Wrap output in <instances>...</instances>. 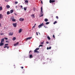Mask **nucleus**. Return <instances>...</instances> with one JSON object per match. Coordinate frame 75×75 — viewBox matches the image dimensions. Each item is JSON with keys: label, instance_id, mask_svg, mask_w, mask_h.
Instances as JSON below:
<instances>
[{"label": "nucleus", "instance_id": "nucleus-41", "mask_svg": "<svg viewBox=\"0 0 75 75\" xmlns=\"http://www.w3.org/2000/svg\"><path fill=\"white\" fill-rule=\"evenodd\" d=\"M51 48V47H49V49L50 50V49Z\"/></svg>", "mask_w": 75, "mask_h": 75}, {"label": "nucleus", "instance_id": "nucleus-27", "mask_svg": "<svg viewBox=\"0 0 75 75\" xmlns=\"http://www.w3.org/2000/svg\"><path fill=\"white\" fill-rule=\"evenodd\" d=\"M21 8H22V9H24V8H23V6H21Z\"/></svg>", "mask_w": 75, "mask_h": 75}, {"label": "nucleus", "instance_id": "nucleus-7", "mask_svg": "<svg viewBox=\"0 0 75 75\" xmlns=\"http://www.w3.org/2000/svg\"><path fill=\"white\" fill-rule=\"evenodd\" d=\"M4 45V43L1 42L0 43V46H2Z\"/></svg>", "mask_w": 75, "mask_h": 75}, {"label": "nucleus", "instance_id": "nucleus-37", "mask_svg": "<svg viewBox=\"0 0 75 75\" xmlns=\"http://www.w3.org/2000/svg\"><path fill=\"white\" fill-rule=\"evenodd\" d=\"M56 18H57V19H58L59 18H58V16H56Z\"/></svg>", "mask_w": 75, "mask_h": 75}, {"label": "nucleus", "instance_id": "nucleus-53", "mask_svg": "<svg viewBox=\"0 0 75 75\" xmlns=\"http://www.w3.org/2000/svg\"><path fill=\"white\" fill-rule=\"evenodd\" d=\"M35 25H36V23H35Z\"/></svg>", "mask_w": 75, "mask_h": 75}, {"label": "nucleus", "instance_id": "nucleus-17", "mask_svg": "<svg viewBox=\"0 0 75 75\" xmlns=\"http://www.w3.org/2000/svg\"><path fill=\"white\" fill-rule=\"evenodd\" d=\"M29 57L30 58H33V55H32V54L30 55Z\"/></svg>", "mask_w": 75, "mask_h": 75}, {"label": "nucleus", "instance_id": "nucleus-19", "mask_svg": "<svg viewBox=\"0 0 75 75\" xmlns=\"http://www.w3.org/2000/svg\"><path fill=\"white\" fill-rule=\"evenodd\" d=\"M47 38L49 40H50L51 39V38H50V37L49 36H47Z\"/></svg>", "mask_w": 75, "mask_h": 75}, {"label": "nucleus", "instance_id": "nucleus-2", "mask_svg": "<svg viewBox=\"0 0 75 75\" xmlns=\"http://www.w3.org/2000/svg\"><path fill=\"white\" fill-rule=\"evenodd\" d=\"M44 24L43 23H41V24L39 25L38 27L39 28H41V27H42V26H44Z\"/></svg>", "mask_w": 75, "mask_h": 75}, {"label": "nucleus", "instance_id": "nucleus-40", "mask_svg": "<svg viewBox=\"0 0 75 75\" xmlns=\"http://www.w3.org/2000/svg\"><path fill=\"white\" fill-rule=\"evenodd\" d=\"M7 47V46H5L4 47V48H6V47Z\"/></svg>", "mask_w": 75, "mask_h": 75}, {"label": "nucleus", "instance_id": "nucleus-46", "mask_svg": "<svg viewBox=\"0 0 75 75\" xmlns=\"http://www.w3.org/2000/svg\"><path fill=\"white\" fill-rule=\"evenodd\" d=\"M41 10H42V7H41Z\"/></svg>", "mask_w": 75, "mask_h": 75}, {"label": "nucleus", "instance_id": "nucleus-4", "mask_svg": "<svg viewBox=\"0 0 75 75\" xmlns=\"http://www.w3.org/2000/svg\"><path fill=\"white\" fill-rule=\"evenodd\" d=\"M13 25L14 27H17V23H14L13 24Z\"/></svg>", "mask_w": 75, "mask_h": 75}, {"label": "nucleus", "instance_id": "nucleus-1", "mask_svg": "<svg viewBox=\"0 0 75 75\" xmlns=\"http://www.w3.org/2000/svg\"><path fill=\"white\" fill-rule=\"evenodd\" d=\"M10 20L14 22V21H16V20L14 19V16H12L10 18Z\"/></svg>", "mask_w": 75, "mask_h": 75}, {"label": "nucleus", "instance_id": "nucleus-55", "mask_svg": "<svg viewBox=\"0 0 75 75\" xmlns=\"http://www.w3.org/2000/svg\"><path fill=\"white\" fill-rule=\"evenodd\" d=\"M26 10H25V11Z\"/></svg>", "mask_w": 75, "mask_h": 75}, {"label": "nucleus", "instance_id": "nucleus-14", "mask_svg": "<svg viewBox=\"0 0 75 75\" xmlns=\"http://www.w3.org/2000/svg\"><path fill=\"white\" fill-rule=\"evenodd\" d=\"M16 37H13V41H14L16 40Z\"/></svg>", "mask_w": 75, "mask_h": 75}, {"label": "nucleus", "instance_id": "nucleus-44", "mask_svg": "<svg viewBox=\"0 0 75 75\" xmlns=\"http://www.w3.org/2000/svg\"><path fill=\"white\" fill-rule=\"evenodd\" d=\"M6 42H9L6 40Z\"/></svg>", "mask_w": 75, "mask_h": 75}, {"label": "nucleus", "instance_id": "nucleus-8", "mask_svg": "<svg viewBox=\"0 0 75 75\" xmlns=\"http://www.w3.org/2000/svg\"><path fill=\"white\" fill-rule=\"evenodd\" d=\"M4 42V39H1V42Z\"/></svg>", "mask_w": 75, "mask_h": 75}, {"label": "nucleus", "instance_id": "nucleus-56", "mask_svg": "<svg viewBox=\"0 0 75 75\" xmlns=\"http://www.w3.org/2000/svg\"><path fill=\"white\" fill-rule=\"evenodd\" d=\"M40 0V1H41V0Z\"/></svg>", "mask_w": 75, "mask_h": 75}, {"label": "nucleus", "instance_id": "nucleus-25", "mask_svg": "<svg viewBox=\"0 0 75 75\" xmlns=\"http://www.w3.org/2000/svg\"><path fill=\"white\" fill-rule=\"evenodd\" d=\"M42 16H43V14H41V16H40V17H42Z\"/></svg>", "mask_w": 75, "mask_h": 75}, {"label": "nucleus", "instance_id": "nucleus-39", "mask_svg": "<svg viewBox=\"0 0 75 75\" xmlns=\"http://www.w3.org/2000/svg\"><path fill=\"white\" fill-rule=\"evenodd\" d=\"M41 3L42 4H43V3H42V1H41Z\"/></svg>", "mask_w": 75, "mask_h": 75}, {"label": "nucleus", "instance_id": "nucleus-11", "mask_svg": "<svg viewBox=\"0 0 75 75\" xmlns=\"http://www.w3.org/2000/svg\"><path fill=\"white\" fill-rule=\"evenodd\" d=\"M46 22H47L48 21V19L47 18H45L44 20Z\"/></svg>", "mask_w": 75, "mask_h": 75}, {"label": "nucleus", "instance_id": "nucleus-26", "mask_svg": "<svg viewBox=\"0 0 75 75\" xmlns=\"http://www.w3.org/2000/svg\"><path fill=\"white\" fill-rule=\"evenodd\" d=\"M25 3H28V0H25Z\"/></svg>", "mask_w": 75, "mask_h": 75}, {"label": "nucleus", "instance_id": "nucleus-12", "mask_svg": "<svg viewBox=\"0 0 75 75\" xmlns=\"http://www.w3.org/2000/svg\"><path fill=\"white\" fill-rule=\"evenodd\" d=\"M18 43H19L18 42L16 43L14 45V46H16V45H18Z\"/></svg>", "mask_w": 75, "mask_h": 75}, {"label": "nucleus", "instance_id": "nucleus-36", "mask_svg": "<svg viewBox=\"0 0 75 75\" xmlns=\"http://www.w3.org/2000/svg\"><path fill=\"white\" fill-rule=\"evenodd\" d=\"M15 4H18V2L17 1H15Z\"/></svg>", "mask_w": 75, "mask_h": 75}, {"label": "nucleus", "instance_id": "nucleus-9", "mask_svg": "<svg viewBox=\"0 0 75 75\" xmlns=\"http://www.w3.org/2000/svg\"><path fill=\"white\" fill-rule=\"evenodd\" d=\"M32 38V37L28 38H27L26 40V41H27V40H30V39H31Z\"/></svg>", "mask_w": 75, "mask_h": 75}, {"label": "nucleus", "instance_id": "nucleus-18", "mask_svg": "<svg viewBox=\"0 0 75 75\" xmlns=\"http://www.w3.org/2000/svg\"><path fill=\"white\" fill-rule=\"evenodd\" d=\"M6 7H7V8H10V6H9V5H7L6 6Z\"/></svg>", "mask_w": 75, "mask_h": 75}, {"label": "nucleus", "instance_id": "nucleus-20", "mask_svg": "<svg viewBox=\"0 0 75 75\" xmlns=\"http://www.w3.org/2000/svg\"><path fill=\"white\" fill-rule=\"evenodd\" d=\"M42 14H43V11H42V10H41V13L40 14L41 15Z\"/></svg>", "mask_w": 75, "mask_h": 75}, {"label": "nucleus", "instance_id": "nucleus-32", "mask_svg": "<svg viewBox=\"0 0 75 75\" xmlns=\"http://www.w3.org/2000/svg\"><path fill=\"white\" fill-rule=\"evenodd\" d=\"M27 7H24L23 8L24 10H27Z\"/></svg>", "mask_w": 75, "mask_h": 75}, {"label": "nucleus", "instance_id": "nucleus-33", "mask_svg": "<svg viewBox=\"0 0 75 75\" xmlns=\"http://www.w3.org/2000/svg\"><path fill=\"white\" fill-rule=\"evenodd\" d=\"M40 49V48H36V49H35V50H39V49Z\"/></svg>", "mask_w": 75, "mask_h": 75}, {"label": "nucleus", "instance_id": "nucleus-13", "mask_svg": "<svg viewBox=\"0 0 75 75\" xmlns=\"http://www.w3.org/2000/svg\"><path fill=\"white\" fill-rule=\"evenodd\" d=\"M31 16L32 17V18H34V17H35L34 14H33L31 15Z\"/></svg>", "mask_w": 75, "mask_h": 75}, {"label": "nucleus", "instance_id": "nucleus-10", "mask_svg": "<svg viewBox=\"0 0 75 75\" xmlns=\"http://www.w3.org/2000/svg\"><path fill=\"white\" fill-rule=\"evenodd\" d=\"M9 35H13V33L12 32V33H10L9 34Z\"/></svg>", "mask_w": 75, "mask_h": 75}, {"label": "nucleus", "instance_id": "nucleus-35", "mask_svg": "<svg viewBox=\"0 0 75 75\" xmlns=\"http://www.w3.org/2000/svg\"><path fill=\"white\" fill-rule=\"evenodd\" d=\"M8 45V44H5L4 45H5V46H6V45Z\"/></svg>", "mask_w": 75, "mask_h": 75}, {"label": "nucleus", "instance_id": "nucleus-50", "mask_svg": "<svg viewBox=\"0 0 75 75\" xmlns=\"http://www.w3.org/2000/svg\"><path fill=\"white\" fill-rule=\"evenodd\" d=\"M0 34H1V35H3V34L2 33H1Z\"/></svg>", "mask_w": 75, "mask_h": 75}, {"label": "nucleus", "instance_id": "nucleus-24", "mask_svg": "<svg viewBox=\"0 0 75 75\" xmlns=\"http://www.w3.org/2000/svg\"><path fill=\"white\" fill-rule=\"evenodd\" d=\"M57 21H55L54 23L53 24H56V23H57Z\"/></svg>", "mask_w": 75, "mask_h": 75}, {"label": "nucleus", "instance_id": "nucleus-49", "mask_svg": "<svg viewBox=\"0 0 75 75\" xmlns=\"http://www.w3.org/2000/svg\"><path fill=\"white\" fill-rule=\"evenodd\" d=\"M38 34H40V33L39 32H38Z\"/></svg>", "mask_w": 75, "mask_h": 75}, {"label": "nucleus", "instance_id": "nucleus-52", "mask_svg": "<svg viewBox=\"0 0 75 75\" xmlns=\"http://www.w3.org/2000/svg\"><path fill=\"white\" fill-rule=\"evenodd\" d=\"M31 52V51H30L29 52Z\"/></svg>", "mask_w": 75, "mask_h": 75}, {"label": "nucleus", "instance_id": "nucleus-45", "mask_svg": "<svg viewBox=\"0 0 75 75\" xmlns=\"http://www.w3.org/2000/svg\"><path fill=\"white\" fill-rule=\"evenodd\" d=\"M21 68L22 69H23V68H24V67H21Z\"/></svg>", "mask_w": 75, "mask_h": 75}, {"label": "nucleus", "instance_id": "nucleus-6", "mask_svg": "<svg viewBox=\"0 0 75 75\" xmlns=\"http://www.w3.org/2000/svg\"><path fill=\"white\" fill-rule=\"evenodd\" d=\"M3 16L2 15V14H0V19H1L3 18Z\"/></svg>", "mask_w": 75, "mask_h": 75}, {"label": "nucleus", "instance_id": "nucleus-42", "mask_svg": "<svg viewBox=\"0 0 75 75\" xmlns=\"http://www.w3.org/2000/svg\"><path fill=\"white\" fill-rule=\"evenodd\" d=\"M46 44H49V42H47Z\"/></svg>", "mask_w": 75, "mask_h": 75}, {"label": "nucleus", "instance_id": "nucleus-48", "mask_svg": "<svg viewBox=\"0 0 75 75\" xmlns=\"http://www.w3.org/2000/svg\"><path fill=\"white\" fill-rule=\"evenodd\" d=\"M47 50H49V48L47 47Z\"/></svg>", "mask_w": 75, "mask_h": 75}, {"label": "nucleus", "instance_id": "nucleus-34", "mask_svg": "<svg viewBox=\"0 0 75 75\" xmlns=\"http://www.w3.org/2000/svg\"><path fill=\"white\" fill-rule=\"evenodd\" d=\"M3 9V8H2V7H0V10H2Z\"/></svg>", "mask_w": 75, "mask_h": 75}, {"label": "nucleus", "instance_id": "nucleus-23", "mask_svg": "<svg viewBox=\"0 0 75 75\" xmlns=\"http://www.w3.org/2000/svg\"><path fill=\"white\" fill-rule=\"evenodd\" d=\"M49 24H50V22H47L46 23V25Z\"/></svg>", "mask_w": 75, "mask_h": 75}, {"label": "nucleus", "instance_id": "nucleus-29", "mask_svg": "<svg viewBox=\"0 0 75 75\" xmlns=\"http://www.w3.org/2000/svg\"><path fill=\"white\" fill-rule=\"evenodd\" d=\"M43 47V45H39V47Z\"/></svg>", "mask_w": 75, "mask_h": 75}, {"label": "nucleus", "instance_id": "nucleus-16", "mask_svg": "<svg viewBox=\"0 0 75 75\" xmlns=\"http://www.w3.org/2000/svg\"><path fill=\"white\" fill-rule=\"evenodd\" d=\"M34 52H36L37 53H38V51H37V50H34Z\"/></svg>", "mask_w": 75, "mask_h": 75}, {"label": "nucleus", "instance_id": "nucleus-30", "mask_svg": "<svg viewBox=\"0 0 75 75\" xmlns=\"http://www.w3.org/2000/svg\"><path fill=\"white\" fill-rule=\"evenodd\" d=\"M4 38L6 40H8V38Z\"/></svg>", "mask_w": 75, "mask_h": 75}, {"label": "nucleus", "instance_id": "nucleus-22", "mask_svg": "<svg viewBox=\"0 0 75 75\" xmlns=\"http://www.w3.org/2000/svg\"><path fill=\"white\" fill-rule=\"evenodd\" d=\"M7 14L8 15V14H10V11L7 12Z\"/></svg>", "mask_w": 75, "mask_h": 75}, {"label": "nucleus", "instance_id": "nucleus-47", "mask_svg": "<svg viewBox=\"0 0 75 75\" xmlns=\"http://www.w3.org/2000/svg\"><path fill=\"white\" fill-rule=\"evenodd\" d=\"M36 35H38V32H36Z\"/></svg>", "mask_w": 75, "mask_h": 75}, {"label": "nucleus", "instance_id": "nucleus-57", "mask_svg": "<svg viewBox=\"0 0 75 75\" xmlns=\"http://www.w3.org/2000/svg\"><path fill=\"white\" fill-rule=\"evenodd\" d=\"M34 11H35V10H34Z\"/></svg>", "mask_w": 75, "mask_h": 75}, {"label": "nucleus", "instance_id": "nucleus-21", "mask_svg": "<svg viewBox=\"0 0 75 75\" xmlns=\"http://www.w3.org/2000/svg\"><path fill=\"white\" fill-rule=\"evenodd\" d=\"M10 13H13V10H11L10 11Z\"/></svg>", "mask_w": 75, "mask_h": 75}, {"label": "nucleus", "instance_id": "nucleus-51", "mask_svg": "<svg viewBox=\"0 0 75 75\" xmlns=\"http://www.w3.org/2000/svg\"><path fill=\"white\" fill-rule=\"evenodd\" d=\"M8 48H9V47H7V49H8Z\"/></svg>", "mask_w": 75, "mask_h": 75}, {"label": "nucleus", "instance_id": "nucleus-31", "mask_svg": "<svg viewBox=\"0 0 75 75\" xmlns=\"http://www.w3.org/2000/svg\"><path fill=\"white\" fill-rule=\"evenodd\" d=\"M35 25H35L34 26H33V27H32V30H33V28H34L35 27Z\"/></svg>", "mask_w": 75, "mask_h": 75}, {"label": "nucleus", "instance_id": "nucleus-28", "mask_svg": "<svg viewBox=\"0 0 75 75\" xmlns=\"http://www.w3.org/2000/svg\"><path fill=\"white\" fill-rule=\"evenodd\" d=\"M44 41H43V42H41V44H42V45H43V44H44Z\"/></svg>", "mask_w": 75, "mask_h": 75}, {"label": "nucleus", "instance_id": "nucleus-5", "mask_svg": "<svg viewBox=\"0 0 75 75\" xmlns=\"http://www.w3.org/2000/svg\"><path fill=\"white\" fill-rule=\"evenodd\" d=\"M24 20V18H21L19 19V21H23Z\"/></svg>", "mask_w": 75, "mask_h": 75}, {"label": "nucleus", "instance_id": "nucleus-38", "mask_svg": "<svg viewBox=\"0 0 75 75\" xmlns=\"http://www.w3.org/2000/svg\"><path fill=\"white\" fill-rule=\"evenodd\" d=\"M53 38H55V36L54 35H53Z\"/></svg>", "mask_w": 75, "mask_h": 75}, {"label": "nucleus", "instance_id": "nucleus-3", "mask_svg": "<svg viewBox=\"0 0 75 75\" xmlns=\"http://www.w3.org/2000/svg\"><path fill=\"white\" fill-rule=\"evenodd\" d=\"M55 1L54 0H50V3H54Z\"/></svg>", "mask_w": 75, "mask_h": 75}, {"label": "nucleus", "instance_id": "nucleus-43", "mask_svg": "<svg viewBox=\"0 0 75 75\" xmlns=\"http://www.w3.org/2000/svg\"><path fill=\"white\" fill-rule=\"evenodd\" d=\"M44 27H45V28H48L47 27H46V26H44Z\"/></svg>", "mask_w": 75, "mask_h": 75}, {"label": "nucleus", "instance_id": "nucleus-54", "mask_svg": "<svg viewBox=\"0 0 75 75\" xmlns=\"http://www.w3.org/2000/svg\"><path fill=\"white\" fill-rule=\"evenodd\" d=\"M15 15H16H16H17V14H16Z\"/></svg>", "mask_w": 75, "mask_h": 75}, {"label": "nucleus", "instance_id": "nucleus-15", "mask_svg": "<svg viewBox=\"0 0 75 75\" xmlns=\"http://www.w3.org/2000/svg\"><path fill=\"white\" fill-rule=\"evenodd\" d=\"M22 32V30L21 29H20L19 31V33H21V32Z\"/></svg>", "mask_w": 75, "mask_h": 75}]
</instances>
